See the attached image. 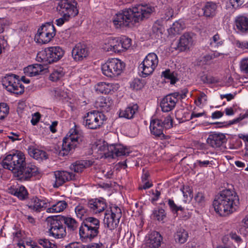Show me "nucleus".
Instances as JSON below:
<instances>
[{"mask_svg":"<svg viewBox=\"0 0 248 248\" xmlns=\"http://www.w3.org/2000/svg\"><path fill=\"white\" fill-rule=\"evenodd\" d=\"M87 206L93 214H99L103 212L107 208V204L104 199H95L89 200Z\"/></svg>","mask_w":248,"mask_h":248,"instance_id":"obj_18","label":"nucleus"},{"mask_svg":"<svg viewBox=\"0 0 248 248\" xmlns=\"http://www.w3.org/2000/svg\"><path fill=\"white\" fill-rule=\"evenodd\" d=\"M48 202L46 200L40 199L37 197L33 198L29 203L28 207L36 212L45 210L48 206Z\"/></svg>","mask_w":248,"mask_h":248,"instance_id":"obj_23","label":"nucleus"},{"mask_svg":"<svg viewBox=\"0 0 248 248\" xmlns=\"http://www.w3.org/2000/svg\"><path fill=\"white\" fill-rule=\"evenodd\" d=\"M138 108L137 104L130 105L124 109L120 110L119 117L131 119L134 117L135 114L138 111Z\"/></svg>","mask_w":248,"mask_h":248,"instance_id":"obj_30","label":"nucleus"},{"mask_svg":"<svg viewBox=\"0 0 248 248\" xmlns=\"http://www.w3.org/2000/svg\"><path fill=\"white\" fill-rule=\"evenodd\" d=\"M173 13L174 11L172 8L170 6H165L161 12V19L168 20L172 17Z\"/></svg>","mask_w":248,"mask_h":248,"instance_id":"obj_39","label":"nucleus"},{"mask_svg":"<svg viewBox=\"0 0 248 248\" xmlns=\"http://www.w3.org/2000/svg\"><path fill=\"white\" fill-rule=\"evenodd\" d=\"M178 95L179 94L177 93H174L164 97L160 102L162 110L165 112L172 110L178 102Z\"/></svg>","mask_w":248,"mask_h":248,"instance_id":"obj_16","label":"nucleus"},{"mask_svg":"<svg viewBox=\"0 0 248 248\" xmlns=\"http://www.w3.org/2000/svg\"><path fill=\"white\" fill-rule=\"evenodd\" d=\"M207 96L203 92H200L197 99L195 100V103L197 106H200L202 104L205 103L207 101Z\"/></svg>","mask_w":248,"mask_h":248,"instance_id":"obj_52","label":"nucleus"},{"mask_svg":"<svg viewBox=\"0 0 248 248\" xmlns=\"http://www.w3.org/2000/svg\"><path fill=\"white\" fill-rule=\"evenodd\" d=\"M162 76H163L165 78L170 79V83L172 84L175 83L176 81L175 77L170 72V69H167L165 71L162 72Z\"/></svg>","mask_w":248,"mask_h":248,"instance_id":"obj_47","label":"nucleus"},{"mask_svg":"<svg viewBox=\"0 0 248 248\" xmlns=\"http://www.w3.org/2000/svg\"><path fill=\"white\" fill-rule=\"evenodd\" d=\"M235 45L236 46L239 48L242 49H248V40L241 41L237 40L235 41Z\"/></svg>","mask_w":248,"mask_h":248,"instance_id":"obj_55","label":"nucleus"},{"mask_svg":"<svg viewBox=\"0 0 248 248\" xmlns=\"http://www.w3.org/2000/svg\"><path fill=\"white\" fill-rule=\"evenodd\" d=\"M240 67L242 71L248 73V58L242 60Z\"/></svg>","mask_w":248,"mask_h":248,"instance_id":"obj_58","label":"nucleus"},{"mask_svg":"<svg viewBox=\"0 0 248 248\" xmlns=\"http://www.w3.org/2000/svg\"><path fill=\"white\" fill-rule=\"evenodd\" d=\"M28 153L31 156L36 160H43L47 158L46 152L33 147H30L28 149Z\"/></svg>","mask_w":248,"mask_h":248,"instance_id":"obj_33","label":"nucleus"},{"mask_svg":"<svg viewBox=\"0 0 248 248\" xmlns=\"http://www.w3.org/2000/svg\"><path fill=\"white\" fill-rule=\"evenodd\" d=\"M150 129L151 134L158 139L168 140L170 138L169 136L166 135L163 133L164 127L161 120L152 119L150 122Z\"/></svg>","mask_w":248,"mask_h":248,"instance_id":"obj_15","label":"nucleus"},{"mask_svg":"<svg viewBox=\"0 0 248 248\" xmlns=\"http://www.w3.org/2000/svg\"><path fill=\"white\" fill-rule=\"evenodd\" d=\"M72 57L76 61H81L88 55V50L85 45L78 44L73 48Z\"/></svg>","mask_w":248,"mask_h":248,"instance_id":"obj_20","label":"nucleus"},{"mask_svg":"<svg viewBox=\"0 0 248 248\" xmlns=\"http://www.w3.org/2000/svg\"><path fill=\"white\" fill-rule=\"evenodd\" d=\"M217 5L213 2H207L202 8L204 16L206 17H213L216 14L217 9Z\"/></svg>","mask_w":248,"mask_h":248,"instance_id":"obj_34","label":"nucleus"},{"mask_svg":"<svg viewBox=\"0 0 248 248\" xmlns=\"http://www.w3.org/2000/svg\"><path fill=\"white\" fill-rule=\"evenodd\" d=\"M223 43V41L220 38L218 34L217 33L213 36L211 39L210 45L212 47H218L221 46Z\"/></svg>","mask_w":248,"mask_h":248,"instance_id":"obj_43","label":"nucleus"},{"mask_svg":"<svg viewBox=\"0 0 248 248\" xmlns=\"http://www.w3.org/2000/svg\"><path fill=\"white\" fill-rule=\"evenodd\" d=\"M44 70V67L40 64H34L29 65L24 69V72L26 76L33 77L41 74Z\"/></svg>","mask_w":248,"mask_h":248,"instance_id":"obj_31","label":"nucleus"},{"mask_svg":"<svg viewBox=\"0 0 248 248\" xmlns=\"http://www.w3.org/2000/svg\"><path fill=\"white\" fill-rule=\"evenodd\" d=\"M230 4L233 9L239 8L244 2V0H229Z\"/></svg>","mask_w":248,"mask_h":248,"instance_id":"obj_56","label":"nucleus"},{"mask_svg":"<svg viewBox=\"0 0 248 248\" xmlns=\"http://www.w3.org/2000/svg\"><path fill=\"white\" fill-rule=\"evenodd\" d=\"M168 205L171 212L176 215H177L178 211H182L183 210V208L181 206H177L171 199L168 200Z\"/></svg>","mask_w":248,"mask_h":248,"instance_id":"obj_46","label":"nucleus"},{"mask_svg":"<svg viewBox=\"0 0 248 248\" xmlns=\"http://www.w3.org/2000/svg\"><path fill=\"white\" fill-rule=\"evenodd\" d=\"M185 24L181 20L175 22L169 29V32L173 34H179L185 28Z\"/></svg>","mask_w":248,"mask_h":248,"instance_id":"obj_38","label":"nucleus"},{"mask_svg":"<svg viewBox=\"0 0 248 248\" xmlns=\"http://www.w3.org/2000/svg\"><path fill=\"white\" fill-rule=\"evenodd\" d=\"M188 234L184 229L180 228L177 229L174 235V238L177 243H185L187 240Z\"/></svg>","mask_w":248,"mask_h":248,"instance_id":"obj_35","label":"nucleus"},{"mask_svg":"<svg viewBox=\"0 0 248 248\" xmlns=\"http://www.w3.org/2000/svg\"><path fill=\"white\" fill-rule=\"evenodd\" d=\"M9 108L6 103L0 104V120L3 119L9 113Z\"/></svg>","mask_w":248,"mask_h":248,"instance_id":"obj_44","label":"nucleus"},{"mask_svg":"<svg viewBox=\"0 0 248 248\" xmlns=\"http://www.w3.org/2000/svg\"><path fill=\"white\" fill-rule=\"evenodd\" d=\"M192 36L189 33H185L180 39L178 47L181 51L189 49L193 44Z\"/></svg>","mask_w":248,"mask_h":248,"instance_id":"obj_24","label":"nucleus"},{"mask_svg":"<svg viewBox=\"0 0 248 248\" xmlns=\"http://www.w3.org/2000/svg\"><path fill=\"white\" fill-rule=\"evenodd\" d=\"M83 248H104V247L101 243H93L86 245H83Z\"/></svg>","mask_w":248,"mask_h":248,"instance_id":"obj_62","label":"nucleus"},{"mask_svg":"<svg viewBox=\"0 0 248 248\" xmlns=\"http://www.w3.org/2000/svg\"><path fill=\"white\" fill-rule=\"evenodd\" d=\"M121 217V209L115 205H112L110 206L109 210L107 209L106 211L104 223L110 230H113L118 225Z\"/></svg>","mask_w":248,"mask_h":248,"instance_id":"obj_10","label":"nucleus"},{"mask_svg":"<svg viewBox=\"0 0 248 248\" xmlns=\"http://www.w3.org/2000/svg\"><path fill=\"white\" fill-rule=\"evenodd\" d=\"M65 75L63 68L56 67L54 68L50 73L49 79L53 82H56L62 79Z\"/></svg>","mask_w":248,"mask_h":248,"instance_id":"obj_36","label":"nucleus"},{"mask_svg":"<svg viewBox=\"0 0 248 248\" xmlns=\"http://www.w3.org/2000/svg\"><path fill=\"white\" fill-rule=\"evenodd\" d=\"M14 74H6L1 78V83L4 88L8 92L16 94H21L24 92V86Z\"/></svg>","mask_w":248,"mask_h":248,"instance_id":"obj_9","label":"nucleus"},{"mask_svg":"<svg viewBox=\"0 0 248 248\" xmlns=\"http://www.w3.org/2000/svg\"><path fill=\"white\" fill-rule=\"evenodd\" d=\"M55 183L53 187H59L67 181L75 179V175L72 173L64 170H57L54 172Z\"/></svg>","mask_w":248,"mask_h":248,"instance_id":"obj_17","label":"nucleus"},{"mask_svg":"<svg viewBox=\"0 0 248 248\" xmlns=\"http://www.w3.org/2000/svg\"><path fill=\"white\" fill-rule=\"evenodd\" d=\"M38 243L45 248H57V246L52 244L46 239H40L38 241Z\"/></svg>","mask_w":248,"mask_h":248,"instance_id":"obj_50","label":"nucleus"},{"mask_svg":"<svg viewBox=\"0 0 248 248\" xmlns=\"http://www.w3.org/2000/svg\"><path fill=\"white\" fill-rule=\"evenodd\" d=\"M229 235L232 239L234 240L238 244L241 243L242 241L240 236L238 235L235 232H231L229 233Z\"/></svg>","mask_w":248,"mask_h":248,"instance_id":"obj_60","label":"nucleus"},{"mask_svg":"<svg viewBox=\"0 0 248 248\" xmlns=\"http://www.w3.org/2000/svg\"><path fill=\"white\" fill-rule=\"evenodd\" d=\"M82 133L78 129L77 125L71 128L62 141V150L59 152L60 156L67 155L83 140Z\"/></svg>","mask_w":248,"mask_h":248,"instance_id":"obj_5","label":"nucleus"},{"mask_svg":"<svg viewBox=\"0 0 248 248\" xmlns=\"http://www.w3.org/2000/svg\"><path fill=\"white\" fill-rule=\"evenodd\" d=\"M95 89L97 92L107 94L110 93L111 91L117 90L118 85L110 83L100 82L95 86Z\"/></svg>","mask_w":248,"mask_h":248,"instance_id":"obj_25","label":"nucleus"},{"mask_svg":"<svg viewBox=\"0 0 248 248\" xmlns=\"http://www.w3.org/2000/svg\"><path fill=\"white\" fill-rule=\"evenodd\" d=\"M119 38H112L111 37L108 38V45L110 46L111 49H112V51L116 46V44L117 43Z\"/></svg>","mask_w":248,"mask_h":248,"instance_id":"obj_61","label":"nucleus"},{"mask_svg":"<svg viewBox=\"0 0 248 248\" xmlns=\"http://www.w3.org/2000/svg\"><path fill=\"white\" fill-rule=\"evenodd\" d=\"M87 211L86 206L81 204H78L75 208V212L77 216L80 218H82L87 214Z\"/></svg>","mask_w":248,"mask_h":248,"instance_id":"obj_40","label":"nucleus"},{"mask_svg":"<svg viewBox=\"0 0 248 248\" xmlns=\"http://www.w3.org/2000/svg\"><path fill=\"white\" fill-rule=\"evenodd\" d=\"M92 164V162L89 160L77 161L70 165V168L72 170L79 173L83 171L85 168L91 166Z\"/></svg>","mask_w":248,"mask_h":248,"instance_id":"obj_32","label":"nucleus"},{"mask_svg":"<svg viewBox=\"0 0 248 248\" xmlns=\"http://www.w3.org/2000/svg\"><path fill=\"white\" fill-rule=\"evenodd\" d=\"M40 119V114L38 112H36L34 114L33 117L31 120V123L33 125H35L39 121Z\"/></svg>","mask_w":248,"mask_h":248,"instance_id":"obj_63","label":"nucleus"},{"mask_svg":"<svg viewBox=\"0 0 248 248\" xmlns=\"http://www.w3.org/2000/svg\"><path fill=\"white\" fill-rule=\"evenodd\" d=\"M46 221L50 224L49 232L52 236L56 238H61L66 235L65 228L63 226L59 216L48 217Z\"/></svg>","mask_w":248,"mask_h":248,"instance_id":"obj_13","label":"nucleus"},{"mask_svg":"<svg viewBox=\"0 0 248 248\" xmlns=\"http://www.w3.org/2000/svg\"><path fill=\"white\" fill-rule=\"evenodd\" d=\"M111 152L110 158H114L118 156L127 155L130 153L129 149L120 144H110Z\"/></svg>","mask_w":248,"mask_h":248,"instance_id":"obj_21","label":"nucleus"},{"mask_svg":"<svg viewBox=\"0 0 248 248\" xmlns=\"http://www.w3.org/2000/svg\"><path fill=\"white\" fill-rule=\"evenodd\" d=\"M124 67V64L123 62L118 59L112 58L102 64L101 69L104 75L113 78L120 75Z\"/></svg>","mask_w":248,"mask_h":248,"instance_id":"obj_8","label":"nucleus"},{"mask_svg":"<svg viewBox=\"0 0 248 248\" xmlns=\"http://www.w3.org/2000/svg\"><path fill=\"white\" fill-rule=\"evenodd\" d=\"M122 51H124V48H122L121 41L119 38L117 43L116 44V46L114 47L113 52L115 53H119Z\"/></svg>","mask_w":248,"mask_h":248,"instance_id":"obj_64","label":"nucleus"},{"mask_svg":"<svg viewBox=\"0 0 248 248\" xmlns=\"http://www.w3.org/2000/svg\"><path fill=\"white\" fill-rule=\"evenodd\" d=\"M208 165H212V161L197 160L194 164V167L203 168L206 167Z\"/></svg>","mask_w":248,"mask_h":248,"instance_id":"obj_54","label":"nucleus"},{"mask_svg":"<svg viewBox=\"0 0 248 248\" xmlns=\"http://www.w3.org/2000/svg\"><path fill=\"white\" fill-rule=\"evenodd\" d=\"M9 192L14 195L18 199L24 200L28 197V193L26 188L22 186H11L9 189Z\"/></svg>","mask_w":248,"mask_h":248,"instance_id":"obj_26","label":"nucleus"},{"mask_svg":"<svg viewBox=\"0 0 248 248\" xmlns=\"http://www.w3.org/2000/svg\"><path fill=\"white\" fill-rule=\"evenodd\" d=\"M55 34V29L53 25L46 23L38 29L35 38L38 42L46 44L51 40Z\"/></svg>","mask_w":248,"mask_h":248,"instance_id":"obj_14","label":"nucleus"},{"mask_svg":"<svg viewBox=\"0 0 248 248\" xmlns=\"http://www.w3.org/2000/svg\"><path fill=\"white\" fill-rule=\"evenodd\" d=\"M67 206V203L64 201H60L53 204L51 207L48 208L46 211L48 213L60 212L63 211Z\"/></svg>","mask_w":248,"mask_h":248,"instance_id":"obj_37","label":"nucleus"},{"mask_svg":"<svg viewBox=\"0 0 248 248\" xmlns=\"http://www.w3.org/2000/svg\"><path fill=\"white\" fill-rule=\"evenodd\" d=\"M77 5L75 0H61L58 3L57 10L60 15L72 18L78 13Z\"/></svg>","mask_w":248,"mask_h":248,"instance_id":"obj_12","label":"nucleus"},{"mask_svg":"<svg viewBox=\"0 0 248 248\" xmlns=\"http://www.w3.org/2000/svg\"><path fill=\"white\" fill-rule=\"evenodd\" d=\"M110 145H108L106 142H103L102 145L98 147V150L102 152L106 158H110L111 152L110 151Z\"/></svg>","mask_w":248,"mask_h":248,"instance_id":"obj_41","label":"nucleus"},{"mask_svg":"<svg viewBox=\"0 0 248 248\" xmlns=\"http://www.w3.org/2000/svg\"><path fill=\"white\" fill-rule=\"evenodd\" d=\"M113 101L109 97L100 96L95 101V105L97 108H101L108 111L109 108L112 106Z\"/></svg>","mask_w":248,"mask_h":248,"instance_id":"obj_28","label":"nucleus"},{"mask_svg":"<svg viewBox=\"0 0 248 248\" xmlns=\"http://www.w3.org/2000/svg\"><path fill=\"white\" fill-rule=\"evenodd\" d=\"M106 120V117L103 113L93 110L86 114L82 124L88 129L95 130L101 127Z\"/></svg>","mask_w":248,"mask_h":248,"instance_id":"obj_7","label":"nucleus"},{"mask_svg":"<svg viewBox=\"0 0 248 248\" xmlns=\"http://www.w3.org/2000/svg\"><path fill=\"white\" fill-rule=\"evenodd\" d=\"M1 166L11 170L21 181L29 180L38 173V168L32 163H27L25 155L21 152L7 155L2 160Z\"/></svg>","mask_w":248,"mask_h":248,"instance_id":"obj_1","label":"nucleus"},{"mask_svg":"<svg viewBox=\"0 0 248 248\" xmlns=\"http://www.w3.org/2000/svg\"><path fill=\"white\" fill-rule=\"evenodd\" d=\"M121 43L122 48H124V51L128 49L131 46V40L125 36H123L119 38Z\"/></svg>","mask_w":248,"mask_h":248,"instance_id":"obj_49","label":"nucleus"},{"mask_svg":"<svg viewBox=\"0 0 248 248\" xmlns=\"http://www.w3.org/2000/svg\"><path fill=\"white\" fill-rule=\"evenodd\" d=\"M63 50L60 46L47 47L38 53L36 59L44 64L56 62L61 59L64 54Z\"/></svg>","mask_w":248,"mask_h":248,"instance_id":"obj_6","label":"nucleus"},{"mask_svg":"<svg viewBox=\"0 0 248 248\" xmlns=\"http://www.w3.org/2000/svg\"><path fill=\"white\" fill-rule=\"evenodd\" d=\"M59 218L62 221V224L64 223L69 232H74L77 230L78 223L77 221L71 217L64 216H59Z\"/></svg>","mask_w":248,"mask_h":248,"instance_id":"obj_29","label":"nucleus"},{"mask_svg":"<svg viewBox=\"0 0 248 248\" xmlns=\"http://www.w3.org/2000/svg\"><path fill=\"white\" fill-rule=\"evenodd\" d=\"M62 16V17L59 18L56 20V24L58 26H61L65 22H67L71 18L69 17H66L65 15H61Z\"/></svg>","mask_w":248,"mask_h":248,"instance_id":"obj_59","label":"nucleus"},{"mask_svg":"<svg viewBox=\"0 0 248 248\" xmlns=\"http://www.w3.org/2000/svg\"><path fill=\"white\" fill-rule=\"evenodd\" d=\"M196 203L200 206H203L205 203V197L202 192H198L194 197Z\"/></svg>","mask_w":248,"mask_h":248,"instance_id":"obj_48","label":"nucleus"},{"mask_svg":"<svg viewBox=\"0 0 248 248\" xmlns=\"http://www.w3.org/2000/svg\"><path fill=\"white\" fill-rule=\"evenodd\" d=\"M155 10L154 7L149 4H138L132 8L124 9L115 14L112 22L117 29L130 27L148 17Z\"/></svg>","mask_w":248,"mask_h":248,"instance_id":"obj_2","label":"nucleus"},{"mask_svg":"<svg viewBox=\"0 0 248 248\" xmlns=\"http://www.w3.org/2000/svg\"><path fill=\"white\" fill-rule=\"evenodd\" d=\"M172 119L170 115H168L165 118L163 121L162 120V125L164 129H170L172 127Z\"/></svg>","mask_w":248,"mask_h":248,"instance_id":"obj_51","label":"nucleus"},{"mask_svg":"<svg viewBox=\"0 0 248 248\" xmlns=\"http://www.w3.org/2000/svg\"><path fill=\"white\" fill-rule=\"evenodd\" d=\"M99 220L94 217H87L83 219L79 228L80 239L83 242H91L99 233Z\"/></svg>","mask_w":248,"mask_h":248,"instance_id":"obj_4","label":"nucleus"},{"mask_svg":"<svg viewBox=\"0 0 248 248\" xmlns=\"http://www.w3.org/2000/svg\"><path fill=\"white\" fill-rule=\"evenodd\" d=\"M201 80L204 83L212 84L217 82V80L212 76L204 75L201 77Z\"/></svg>","mask_w":248,"mask_h":248,"instance_id":"obj_53","label":"nucleus"},{"mask_svg":"<svg viewBox=\"0 0 248 248\" xmlns=\"http://www.w3.org/2000/svg\"><path fill=\"white\" fill-rule=\"evenodd\" d=\"M144 86V83L139 78H135L130 83V87L134 90H139Z\"/></svg>","mask_w":248,"mask_h":248,"instance_id":"obj_45","label":"nucleus"},{"mask_svg":"<svg viewBox=\"0 0 248 248\" xmlns=\"http://www.w3.org/2000/svg\"><path fill=\"white\" fill-rule=\"evenodd\" d=\"M235 30L240 34L248 33V17L240 16L235 19Z\"/></svg>","mask_w":248,"mask_h":248,"instance_id":"obj_22","label":"nucleus"},{"mask_svg":"<svg viewBox=\"0 0 248 248\" xmlns=\"http://www.w3.org/2000/svg\"><path fill=\"white\" fill-rule=\"evenodd\" d=\"M182 192L183 193V196L185 199L184 200L185 202H186L187 200V198L189 197L191 198L192 195V191L191 190L190 187L189 186H186V187H184L182 190Z\"/></svg>","mask_w":248,"mask_h":248,"instance_id":"obj_57","label":"nucleus"},{"mask_svg":"<svg viewBox=\"0 0 248 248\" xmlns=\"http://www.w3.org/2000/svg\"><path fill=\"white\" fill-rule=\"evenodd\" d=\"M162 238L157 232H153L146 242V246L149 248H158L161 245Z\"/></svg>","mask_w":248,"mask_h":248,"instance_id":"obj_27","label":"nucleus"},{"mask_svg":"<svg viewBox=\"0 0 248 248\" xmlns=\"http://www.w3.org/2000/svg\"><path fill=\"white\" fill-rule=\"evenodd\" d=\"M153 217L157 220L164 222V219L166 217V213L164 209L159 208L155 210L153 212Z\"/></svg>","mask_w":248,"mask_h":248,"instance_id":"obj_42","label":"nucleus"},{"mask_svg":"<svg viewBox=\"0 0 248 248\" xmlns=\"http://www.w3.org/2000/svg\"><path fill=\"white\" fill-rule=\"evenodd\" d=\"M158 63V59L157 55L155 53H149L139 66L141 77L146 78L152 74Z\"/></svg>","mask_w":248,"mask_h":248,"instance_id":"obj_11","label":"nucleus"},{"mask_svg":"<svg viewBox=\"0 0 248 248\" xmlns=\"http://www.w3.org/2000/svg\"><path fill=\"white\" fill-rule=\"evenodd\" d=\"M226 141V136L220 133H215L209 135L207 139V143L213 148L220 147Z\"/></svg>","mask_w":248,"mask_h":248,"instance_id":"obj_19","label":"nucleus"},{"mask_svg":"<svg viewBox=\"0 0 248 248\" xmlns=\"http://www.w3.org/2000/svg\"><path fill=\"white\" fill-rule=\"evenodd\" d=\"M239 198L237 193L231 189H224L213 202L215 211L221 216H227L235 212L239 207Z\"/></svg>","mask_w":248,"mask_h":248,"instance_id":"obj_3","label":"nucleus"}]
</instances>
